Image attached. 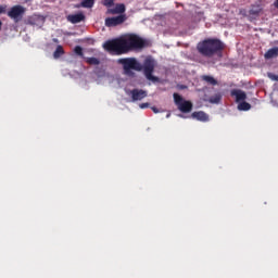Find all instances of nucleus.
I'll return each mask as SVG.
<instances>
[{
    "label": "nucleus",
    "instance_id": "1",
    "mask_svg": "<svg viewBox=\"0 0 278 278\" xmlns=\"http://www.w3.org/2000/svg\"><path fill=\"white\" fill-rule=\"evenodd\" d=\"M149 47V41L136 34H128L115 39H109L103 43L104 51L114 55H125L130 51H138Z\"/></svg>",
    "mask_w": 278,
    "mask_h": 278
},
{
    "label": "nucleus",
    "instance_id": "2",
    "mask_svg": "<svg viewBox=\"0 0 278 278\" xmlns=\"http://www.w3.org/2000/svg\"><path fill=\"white\" fill-rule=\"evenodd\" d=\"M118 63L123 65L125 75H134L131 71H142L146 78L149 81H157V77L153 76V71H155V61L151 59H147L143 62V65L136 60V58H125L118 59Z\"/></svg>",
    "mask_w": 278,
    "mask_h": 278
},
{
    "label": "nucleus",
    "instance_id": "3",
    "mask_svg": "<svg viewBox=\"0 0 278 278\" xmlns=\"http://www.w3.org/2000/svg\"><path fill=\"white\" fill-rule=\"evenodd\" d=\"M197 51L203 58H214L225 51V43L218 38H207L197 45Z\"/></svg>",
    "mask_w": 278,
    "mask_h": 278
},
{
    "label": "nucleus",
    "instance_id": "4",
    "mask_svg": "<svg viewBox=\"0 0 278 278\" xmlns=\"http://www.w3.org/2000/svg\"><path fill=\"white\" fill-rule=\"evenodd\" d=\"M174 103L182 114L192 112V102L185 100L179 93H174Z\"/></svg>",
    "mask_w": 278,
    "mask_h": 278
},
{
    "label": "nucleus",
    "instance_id": "5",
    "mask_svg": "<svg viewBox=\"0 0 278 278\" xmlns=\"http://www.w3.org/2000/svg\"><path fill=\"white\" fill-rule=\"evenodd\" d=\"M24 15H25V7L20 4L12 7L8 12V17L15 21V23H18V21H21Z\"/></svg>",
    "mask_w": 278,
    "mask_h": 278
},
{
    "label": "nucleus",
    "instance_id": "6",
    "mask_svg": "<svg viewBox=\"0 0 278 278\" xmlns=\"http://www.w3.org/2000/svg\"><path fill=\"white\" fill-rule=\"evenodd\" d=\"M127 21V15L121 14L113 17L105 18V26L106 27H118V25H123Z\"/></svg>",
    "mask_w": 278,
    "mask_h": 278
},
{
    "label": "nucleus",
    "instance_id": "7",
    "mask_svg": "<svg viewBox=\"0 0 278 278\" xmlns=\"http://www.w3.org/2000/svg\"><path fill=\"white\" fill-rule=\"evenodd\" d=\"M128 94H130L132 101H142V99H146L147 97V91L142 89H132Z\"/></svg>",
    "mask_w": 278,
    "mask_h": 278
},
{
    "label": "nucleus",
    "instance_id": "8",
    "mask_svg": "<svg viewBox=\"0 0 278 278\" xmlns=\"http://www.w3.org/2000/svg\"><path fill=\"white\" fill-rule=\"evenodd\" d=\"M231 97H235L237 103H242L247 101V92L241 89H232L230 91Z\"/></svg>",
    "mask_w": 278,
    "mask_h": 278
},
{
    "label": "nucleus",
    "instance_id": "9",
    "mask_svg": "<svg viewBox=\"0 0 278 278\" xmlns=\"http://www.w3.org/2000/svg\"><path fill=\"white\" fill-rule=\"evenodd\" d=\"M262 4H252L249 10V16H251V18H257V16L262 14Z\"/></svg>",
    "mask_w": 278,
    "mask_h": 278
},
{
    "label": "nucleus",
    "instance_id": "10",
    "mask_svg": "<svg viewBox=\"0 0 278 278\" xmlns=\"http://www.w3.org/2000/svg\"><path fill=\"white\" fill-rule=\"evenodd\" d=\"M67 20L70 21V23H73V25H76V23H81V21H86V15H84V13L72 14L67 16Z\"/></svg>",
    "mask_w": 278,
    "mask_h": 278
},
{
    "label": "nucleus",
    "instance_id": "11",
    "mask_svg": "<svg viewBox=\"0 0 278 278\" xmlns=\"http://www.w3.org/2000/svg\"><path fill=\"white\" fill-rule=\"evenodd\" d=\"M192 118H195L197 121H201L202 123H207L210 121V116L203 111L200 112H193L191 114Z\"/></svg>",
    "mask_w": 278,
    "mask_h": 278
},
{
    "label": "nucleus",
    "instance_id": "12",
    "mask_svg": "<svg viewBox=\"0 0 278 278\" xmlns=\"http://www.w3.org/2000/svg\"><path fill=\"white\" fill-rule=\"evenodd\" d=\"M125 5L123 3H117L114 9H109V14H125Z\"/></svg>",
    "mask_w": 278,
    "mask_h": 278
},
{
    "label": "nucleus",
    "instance_id": "13",
    "mask_svg": "<svg viewBox=\"0 0 278 278\" xmlns=\"http://www.w3.org/2000/svg\"><path fill=\"white\" fill-rule=\"evenodd\" d=\"M29 25H42L45 17L42 15H33L28 18Z\"/></svg>",
    "mask_w": 278,
    "mask_h": 278
},
{
    "label": "nucleus",
    "instance_id": "14",
    "mask_svg": "<svg viewBox=\"0 0 278 278\" xmlns=\"http://www.w3.org/2000/svg\"><path fill=\"white\" fill-rule=\"evenodd\" d=\"M265 60H273V58H278V47H274L266 51L264 54Z\"/></svg>",
    "mask_w": 278,
    "mask_h": 278
},
{
    "label": "nucleus",
    "instance_id": "15",
    "mask_svg": "<svg viewBox=\"0 0 278 278\" xmlns=\"http://www.w3.org/2000/svg\"><path fill=\"white\" fill-rule=\"evenodd\" d=\"M202 81H205L206 84H208V86H218V80H216L214 76L203 75Z\"/></svg>",
    "mask_w": 278,
    "mask_h": 278
},
{
    "label": "nucleus",
    "instance_id": "16",
    "mask_svg": "<svg viewBox=\"0 0 278 278\" xmlns=\"http://www.w3.org/2000/svg\"><path fill=\"white\" fill-rule=\"evenodd\" d=\"M238 110H240V112H249V110H251V104L243 100V102H239Z\"/></svg>",
    "mask_w": 278,
    "mask_h": 278
},
{
    "label": "nucleus",
    "instance_id": "17",
    "mask_svg": "<svg viewBox=\"0 0 278 278\" xmlns=\"http://www.w3.org/2000/svg\"><path fill=\"white\" fill-rule=\"evenodd\" d=\"M78 8H87V9L94 8V0H83L80 2V5H78Z\"/></svg>",
    "mask_w": 278,
    "mask_h": 278
},
{
    "label": "nucleus",
    "instance_id": "18",
    "mask_svg": "<svg viewBox=\"0 0 278 278\" xmlns=\"http://www.w3.org/2000/svg\"><path fill=\"white\" fill-rule=\"evenodd\" d=\"M222 99H223V96L220 93H215L214 96H211L208 98V103L217 104V103H220Z\"/></svg>",
    "mask_w": 278,
    "mask_h": 278
},
{
    "label": "nucleus",
    "instance_id": "19",
    "mask_svg": "<svg viewBox=\"0 0 278 278\" xmlns=\"http://www.w3.org/2000/svg\"><path fill=\"white\" fill-rule=\"evenodd\" d=\"M87 64H90V66H99L101 64V61L99 59L92 56V58H87L86 59Z\"/></svg>",
    "mask_w": 278,
    "mask_h": 278
},
{
    "label": "nucleus",
    "instance_id": "20",
    "mask_svg": "<svg viewBox=\"0 0 278 278\" xmlns=\"http://www.w3.org/2000/svg\"><path fill=\"white\" fill-rule=\"evenodd\" d=\"M53 55L54 58H60L61 55H64V48L62 46H58Z\"/></svg>",
    "mask_w": 278,
    "mask_h": 278
},
{
    "label": "nucleus",
    "instance_id": "21",
    "mask_svg": "<svg viewBox=\"0 0 278 278\" xmlns=\"http://www.w3.org/2000/svg\"><path fill=\"white\" fill-rule=\"evenodd\" d=\"M74 53H76V55H79L80 58H84V49L81 48V46H76L74 48Z\"/></svg>",
    "mask_w": 278,
    "mask_h": 278
},
{
    "label": "nucleus",
    "instance_id": "22",
    "mask_svg": "<svg viewBox=\"0 0 278 278\" xmlns=\"http://www.w3.org/2000/svg\"><path fill=\"white\" fill-rule=\"evenodd\" d=\"M114 1L116 0H103L102 5H104V8H112L114 5Z\"/></svg>",
    "mask_w": 278,
    "mask_h": 278
},
{
    "label": "nucleus",
    "instance_id": "23",
    "mask_svg": "<svg viewBox=\"0 0 278 278\" xmlns=\"http://www.w3.org/2000/svg\"><path fill=\"white\" fill-rule=\"evenodd\" d=\"M267 76L269 77V79H271L273 81H278V75H275L273 73H268Z\"/></svg>",
    "mask_w": 278,
    "mask_h": 278
},
{
    "label": "nucleus",
    "instance_id": "24",
    "mask_svg": "<svg viewBox=\"0 0 278 278\" xmlns=\"http://www.w3.org/2000/svg\"><path fill=\"white\" fill-rule=\"evenodd\" d=\"M7 10H8V5L5 4L0 5V14H5Z\"/></svg>",
    "mask_w": 278,
    "mask_h": 278
},
{
    "label": "nucleus",
    "instance_id": "25",
    "mask_svg": "<svg viewBox=\"0 0 278 278\" xmlns=\"http://www.w3.org/2000/svg\"><path fill=\"white\" fill-rule=\"evenodd\" d=\"M151 110L154 112V114H160V109L152 106Z\"/></svg>",
    "mask_w": 278,
    "mask_h": 278
},
{
    "label": "nucleus",
    "instance_id": "26",
    "mask_svg": "<svg viewBox=\"0 0 278 278\" xmlns=\"http://www.w3.org/2000/svg\"><path fill=\"white\" fill-rule=\"evenodd\" d=\"M140 108L141 110H146V108H149V103H141Z\"/></svg>",
    "mask_w": 278,
    "mask_h": 278
},
{
    "label": "nucleus",
    "instance_id": "27",
    "mask_svg": "<svg viewBox=\"0 0 278 278\" xmlns=\"http://www.w3.org/2000/svg\"><path fill=\"white\" fill-rule=\"evenodd\" d=\"M274 5L278 9V0L274 2Z\"/></svg>",
    "mask_w": 278,
    "mask_h": 278
},
{
    "label": "nucleus",
    "instance_id": "28",
    "mask_svg": "<svg viewBox=\"0 0 278 278\" xmlns=\"http://www.w3.org/2000/svg\"><path fill=\"white\" fill-rule=\"evenodd\" d=\"M1 27H3V22H1L0 20V31H1Z\"/></svg>",
    "mask_w": 278,
    "mask_h": 278
}]
</instances>
